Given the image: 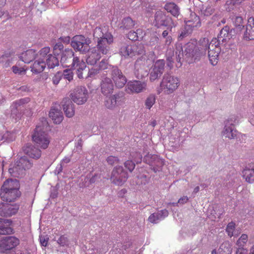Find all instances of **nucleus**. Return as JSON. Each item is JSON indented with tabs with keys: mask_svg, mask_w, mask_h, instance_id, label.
<instances>
[{
	"mask_svg": "<svg viewBox=\"0 0 254 254\" xmlns=\"http://www.w3.org/2000/svg\"><path fill=\"white\" fill-rule=\"evenodd\" d=\"M120 53L121 55L125 58H133L137 55H143L145 53V50L143 45L141 44H124L120 49Z\"/></svg>",
	"mask_w": 254,
	"mask_h": 254,
	"instance_id": "8",
	"label": "nucleus"
},
{
	"mask_svg": "<svg viewBox=\"0 0 254 254\" xmlns=\"http://www.w3.org/2000/svg\"><path fill=\"white\" fill-rule=\"evenodd\" d=\"M49 238L43 236L40 237V242L42 246L46 247L47 245Z\"/></svg>",
	"mask_w": 254,
	"mask_h": 254,
	"instance_id": "63",
	"label": "nucleus"
},
{
	"mask_svg": "<svg viewBox=\"0 0 254 254\" xmlns=\"http://www.w3.org/2000/svg\"><path fill=\"white\" fill-rule=\"evenodd\" d=\"M233 23L236 27L241 28L243 26V18L241 16H237L233 19Z\"/></svg>",
	"mask_w": 254,
	"mask_h": 254,
	"instance_id": "57",
	"label": "nucleus"
},
{
	"mask_svg": "<svg viewBox=\"0 0 254 254\" xmlns=\"http://www.w3.org/2000/svg\"><path fill=\"white\" fill-rule=\"evenodd\" d=\"M29 101V98H22L14 101L10 106L11 117L15 120L19 119L21 117L24 105Z\"/></svg>",
	"mask_w": 254,
	"mask_h": 254,
	"instance_id": "12",
	"label": "nucleus"
},
{
	"mask_svg": "<svg viewBox=\"0 0 254 254\" xmlns=\"http://www.w3.org/2000/svg\"><path fill=\"white\" fill-rule=\"evenodd\" d=\"M128 176L122 166H116L112 172L111 181L116 185L122 186L127 180Z\"/></svg>",
	"mask_w": 254,
	"mask_h": 254,
	"instance_id": "10",
	"label": "nucleus"
},
{
	"mask_svg": "<svg viewBox=\"0 0 254 254\" xmlns=\"http://www.w3.org/2000/svg\"><path fill=\"white\" fill-rule=\"evenodd\" d=\"M168 215V211L166 209H163L150 215L148 217V221L152 223H157Z\"/></svg>",
	"mask_w": 254,
	"mask_h": 254,
	"instance_id": "27",
	"label": "nucleus"
},
{
	"mask_svg": "<svg viewBox=\"0 0 254 254\" xmlns=\"http://www.w3.org/2000/svg\"><path fill=\"white\" fill-rule=\"evenodd\" d=\"M145 35V33L142 29L139 28L136 31H130L127 34L128 39L132 41L138 40L142 39Z\"/></svg>",
	"mask_w": 254,
	"mask_h": 254,
	"instance_id": "35",
	"label": "nucleus"
},
{
	"mask_svg": "<svg viewBox=\"0 0 254 254\" xmlns=\"http://www.w3.org/2000/svg\"><path fill=\"white\" fill-rule=\"evenodd\" d=\"M155 155L148 154L144 157L143 161L146 163L149 164L150 166L152 165L153 162L154 161L153 159Z\"/></svg>",
	"mask_w": 254,
	"mask_h": 254,
	"instance_id": "56",
	"label": "nucleus"
},
{
	"mask_svg": "<svg viewBox=\"0 0 254 254\" xmlns=\"http://www.w3.org/2000/svg\"><path fill=\"white\" fill-rule=\"evenodd\" d=\"M164 8L175 17H178L180 14L179 7L174 2L166 3L164 6Z\"/></svg>",
	"mask_w": 254,
	"mask_h": 254,
	"instance_id": "36",
	"label": "nucleus"
},
{
	"mask_svg": "<svg viewBox=\"0 0 254 254\" xmlns=\"http://www.w3.org/2000/svg\"><path fill=\"white\" fill-rule=\"evenodd\" d=\"M217 40H209L204 38L199 40V45L196 46V41H192L187 43L184 47L181 43L176 44V59L178 63L182 65L181 60L184 58L189 63L197 59L200 56L205 55L208 51V57L210 64L216 65L218 63V57L221 51L219 45L217 44Z\"/></svg>",
	"mask_w": 254,
	"mask_h": 254,
	"instance_id": "1",
	"label": "nucleus"
},
{
	"mask_svg": "<svg viewBox=\"0 0 254 254\" xmlns=\"http://www.w3.org/2000/svg\"><path fill=\"white\" fill-rule=\"evenodd\" d=\"M46 67L45 62L42 59L36 60L31 66V70L33 73H39L43 71Z\"/></svg>",
	"mask_w": 254,
	"mask_h": 254,
	"instance_id": "32",
	"label": "nucleus"
},
{
	"mask_svg": "<svg viewBox=\"0 0 254 254\" xmlns=\"http://www.w3.org/2000/svg\"><path fill=\"white\" fill-rule=\"evenodd\" d=\"M245 29L244 39L247 41L254 40V18L251 17L248 19Z\"/></svg>",
	"mask_w": 254,
	"mask_h": 254,
	"instance_id": "23",
	"label": "nucleus"
},
{
	"mask_svg": "<svg viewBox=\"0 0 254 254\" xmlns=\"http://www.w3.org/2000/svg\"><path fill=\"white\" fill-rule=\"evenodd\" d=\"M20 184L16 179H8L5 180L0 190V197L3 201H15L21 195Z\"/></svg>",
	"mask_w": 254,
	"mask_h": 254,
	"instance_id": "2",
	"label": "nucleus"
},
{
	"mask_svg": "<svg viewBox=\"0 0 254 254\" xmlns=\"http://www.w3.org/2000/svg\"><path fill=\"white\" fill-rule=\"evenodd\" d=\"M125 102V97L123 93L116 94L107 98L105 101V106L110 109L115 108L117 106L122 105Z\"/></svg>",
	"mask_w": 254,
	"mask_h": 254,
	"instance_id": "17",
	"label": "nucleus"
},
{
	"mask_svg": "<svg viewBox=\"0 0 254 254\" xmlns=\"http://www.w3.org/2000/svg\"><path fill=\"white\" fill-rule=\"evenodd\" d=\"M155 155L148 154L144 157L143 161L146 163L149 164L150 166L152 165L153 162L154 161L153 159Z\"/></svg>",
	"mask_w": 254,
	"mask_h": 254,
	"instance_id": "55",
	"label": "nucleus"
},
{
	"mask_svg": "<svg viewBox=\"0 0 254 254\" xmlns=\"http://www.w3.org/2000/svg\"><path fill=\"white\" fill-rule=\"evenodd\" d=\"M154 161L153 162L151 168L154 172L159 171L164 165L163 160L160 158L157 155H155L153 158Z\"/></svg>",
	"mask_w": 254,
	"mask_h": 254,
	"instance_id": "37",
	"label": "nucleus"
},
{
	"mask_svg": "<svg viewBox=\"0 0 254 254\" xmlns=\"http://www.w3.org/2000/svg\"><path fill=\"white\" fill-rule=\"evenodd\" d=\"M64 51V46L62 42L59 41L54 47V53L55 55H59L62 53Z\"/></svg>",
	"mask_w": 254,
	"mask_h": 254,
	"instance_id": "50",
	"label": "nucleus"
},
{
	"mask_svg": "<svg viewBox=\"0 0 254 254\" xmlns=\"http://www.w3.org/2000/svg\"><path fill=\"white\" fill-rule=\"evenodd\" d=\"M110 74L116 86L118 88L123 87L127 82L126 76L117 66L112 67Z\"/></svg>",
	"mask_w": 254,
	"mask_h": 254,
	"instance_id": "13",
	"label": "nucleus"
},
{
	"mask_svg": "<svg viewBox=\"0 0 254 254\" xmlns=\"http://www.w3.org/2000/svg\"><path fill=\"white\" fill-rule=\"evenodd\" d=\"M174 51L171 49H168L166 53L167 65L171 68L173 67V63L174 62Z\"/></svg>",
	"mask_w": 254,
	"mask_h": 254,
	"instance_id": "44",
	"label": "nucleus"
},
{
	"mask_svg": "<svg viewBox=\"0 0 254 254\" xmlns=\"http://www.w3.org/2000/svg\"><path fill=\"white\" fill-rule=\"evenodd\" d=\"M12 70L14 73L22 75L25 73L26 70L23 67H19L16 65L12 67Z\"/></svg>",
	"mask_w": 254,
	"mask_h": 254,
	"instance_id": "53",
	"label": "nucleus"
},
{
	"mask_svg": "<svg viewBox=\"0 0 254 254\" xmlns=\"http://www.w3.org/2000/svg\"><path fill=\"white\" fill-rule=\"evenodd\" d=\"M248 236L246 234H242L240 238L237 241L236 245L238 249H243L244 246L248 241Z\"/></svg>",
	"mask_w": 254,
	"mask_h": 254,
	"instance_id": "47",
	"label": "nucleus"
},
{
	"mask_svg": "<svg viewBox=\"0 0 254 254\" xmlns=\"http://www.w3.org/2000/svg\"><path fill=\"white\" fill-rule=\"evenodd\" d=\"M156 102V96L151 94L147 96L145 100V106L147 109L150 110Z\"/></svg>",
	"mask_w": 254,
	"mask_h": 254,
	"instance_id": "42",
	"label": "nucleus"
},
{
	"mask_svg": "<svg viewBox=\"0 0 254 254\" xmlns=\"http://www.w3.org/2000/svg\"><path fill=\"white\" fill-rule=\"evenodd\" d=\"M125 167L130 171L132 172L135 167V164L130 160H127L125 163Z\"/></svg>",
	"mask_w": 254,
	"mask_h": 254,
	"instance_id": "59",
	"label": "nucleus"
},
{
	"mask_svg": "<svg viewBox=\"0 0 254 254\" xmlns=\"http://www.w3.org/2000/svg\"><path fill=\"white\" fill-rule=\"evenodd\" d=\"M245 0H230L226 2V6H229V7L226 8L229 10L231 11L234 9V6L235 5L240 4L243 1Z\"/></svg>",
	"mask_w": 254,
	"mask_h": 254,
	"instance_id": "49",
	"label": "nucleus"
},
{
	"mask_svg": "<svg viewBox=\"0 0 254 254\" xmlns=\"http://www.w3.org/2000/svg\"><path fill=\"white\" fill-rule=\"evenodd\" d=\"M142 71V66L140 65V61L137 60L134 64V74L136 77L140 78L143 76Z\"/></svg>",
	"mask_w": 254,
	"mask_h": 254,
	"instance_id": "43",
	"label": "nucleus"
},
{
	"mask_svg": "<svg viewBox=\"0 0 254 254\" xmlns=\"http://www.w3.org/2000/svg\"><path fill=\"white\" fill-rule=\"evenodd\" d=\"M243 175L247 182L253 183L254 182V166L251 168L246 167L243 171Z\"/></svg>",
	"mask_w": 254,
	"mask_h": 254,
	"instance_id": "34",
	"label": "nucleus"
},
{
	"mask_svg": "<svg viewBox=\"0 0 254 254\" xmlns=\"http://www.w3.org/2000/svg\"><path fill=\"white\" fill-rule=\"evenodd\" d=\"M48 123L44 118L42 119L41 125H37L32 134L33 141L42 149H46L50 142L47 133L45 131Z\"/></svg>",
	"mask_w": 254,
	"mask_h": 254,
	"instance_id": "4",
	"label": "nucleus"
},
{
	"mask_svg": "<svg viewBox=\"0 0 254 254\" xmlns=\"http://www.w3.org/2000/svg\"><path fill=\"white\" fill-rule=\"evenodd\" d=\"M62 106L64 113L67 117H72L75 113L74 106L72 101L68 98H64L62 102Z\"/></svg>",
	"mask_w": 254,
	"mask_h": 254,
	"instance_id": "26",
	"label": "nucleus"
},
{
	"mask_svg": "<svg viewBox=\"0 0 254 254\" xmlns=\"http://www.w3.org/2000/svg\"><path fill=\"white\" fill-rule=\"evenodd\" d=\"M36 51L33 49H29L22 53L19 57L20 60L26 64H29L35 59Z\"/></svg>",
	"mask_w": 254,
	"mask_h": 254,
	"instance_id": "31",
	"label": "nucleus"
},
{
	"mask_svg": "<svg viewBox=\"0 0 254 254\" xmlns=\"http://www.w3.org/2000/svg\"><path fill=\"white\" fill-rule=\"evenodd\" d=\"M134 21L129 17H126L122 20L121 28L123 29H129L134 25Z\"/></svg>",
	"mask_w": 254,
	"mask_h": 254,
	"instance_id": "41",
	"label": "nucleus"
},
{
	"mask_svg": "<svg viewBox=\"0 0 254 254\" xmlns=\"http://www.w3.org/2000/svg\"><path fill=\"white\" fill-rule=\"evenodd\" d=\"M191 18L188 21H186V24L189 27L191 28L194 27H197L200 26V19L199 17L193 13L190 14Z\"/></svg>",
	"mask_w": 254,
	"mask_h": 254,
	"instance_id": "38",
	"label": "nucleus"
},
{
	"mask_svg": "<svg viewBox=\"0 0 254 254\" xmlns=\"http://www.w3.org/2000/svg\"><path fill=\"white\" fill-rule=\"evenodd\" d=\"M19 209V205L14 204L1 203L0 204V215L3 217H9L15 214Z\"/></svg>",
	"mask_w": 254,
	"mask_h": 254,
	"instance_id": "20",
	"label": "nucleus"
},
{
	"mask_svg": "<svg viewBox=\"0 0 254 254\" xmlns=\"http://www.w3.org/2000/svg\"><path fill=\"white\" fill-rule=\"evenodd\" d=\"M100 86L101 92L104 95H108L113 93L114 84L110 78L102 76Z\"/></svg>",
	"mask_w": 254,
	"mask_h": 254,
	"instance_id": "22",
	"label": "nucleus"
},
{
	"mask_svg": "<svg viewBox=\"0 0 254 254\" xmlns=\"http://www.w3.org/2000/svg\"><path fill=\"white\" fill-rule=\"evenodd\" d=\"M146 82L139 80L129 81L127 85V90L131 93H139L146 90Z\"/></svg>",
	"mask_w": 254,
	"mask_h": 254,
	"instance_id": "21",
	"label": "nucleus"
},
{
	"mask_svg": "<svg viewBox=\"0 0 254 254\" xmlns=\"http://www.w3.org/2000/svg\"><path fill=\"white\" fill-rule=\"evenodd\" d=\"M11 221L0 218V235H8L12 232V228L9 227Z\"/></svg>",
	"mask_w": 254,
	"mask_h": 254,
	"instance_id": "30",
	"label": "nucleus"
},
{
	"mask_svg": "<svg viewBox=\"0 0 254 254\" xmlns=\"http://www.w3.org/2000/svg\"><path fill=\"white\" fill-rule=\"evenodd\" d=\"M13 139V135L10 132L6 131L4 133L0 134V141L10 142Z\"/></svg>",
	"mask_w": 254,
	"mask_h": 254,
	"instance_id": "45",
	"label": "nucleus"
},
{
	"mask_svg": "<svg viewBox=\"0 0 254 254\" xmlns=\"http://www.w3.org/2000/svg\"><path fill=\"white\" fill-rule=\"evenodd\" d=\"M179 85V79L177 77L170 74H165L160 83L162 90L168 94L174 92Z\"/></svg>",
	"mask_w": 254,
	"mask_h": 254,
	"instance_id": "7",
	"label": "nucleus"
},
{
	"mask_svg": "<svg viewBox=\"0 0 254 254\" xmlns=\"http://www.w3.org/2000/svg\"><path fill=\"white\" fill-rule=\"evenodd\" d=\"M113 42V37L111 34H108L106 36V38L100 40L97 42L96 47L93 48L96 49V51L100 53L102 56L106 55L110 50L109 45Z\"/></svg>",
	"mask_w": 254,
	"mask_h": 254,
	"instance_id": "16",
	"label": "nucleus"
},
{
	"mask_svg": "<svg viewBox=\"0 0 254 254\" xmlns=\"http://www.w3.org/2000/svg\"><path fill=\"white\" fill-rule=\"evenodd\" d=\"M86 58V63L88 64L94 65L101 58V55L100 53L96 51V49H91L88 50Z\"/></svg>",
	"mask_w": 254,
	"mask_h": 254,
	"instance_id": "28",
	"label": "nucleus"
},
{
	"mask_svg": "<svg viewBox=\"0 0 254 254\" xmlns=\"http://www.w3.org/2000/svg\"><path fill=\"white\" fill-rule=\"evenodd\" d=\"M235 29L230 28L228 26H226L221 29L217 38H214L212 39H216L217 40L216 43L217 45H225L226 42L231 39L233 38L235 36Z\"/></svg>",
	"mask_w": 254,
	"mask_h": 254,
	"instance_id": "14",
	"label": "nucleus"
},
{
	"mask_svg": "<svg viewBox=\"0 0 254 254\" xmlns=\"http://www.w3.org/2000/svg\"><path fill=\"white\" fill-rule=\"evenodd\" d=\"M232 249L230 242L225 241L220 246L218 249L219 254H231Z\"/></svg>",
	"mask_w": 254,
	"mask_h": 254,
	"instance_id": "39",
	"label": "nucleus"
},
{
	"mask_svg": "<svg viewBox=\"0 0 254 254\" xmlns=\"http://www.w3.org/2000/svg\"><path fill=\"white\" fill-rule=\"evenodd\" d=\"M32 164L33 163L26 156H23L10 164L8 171L13 177H21L26 170L31 168Z\"/></svg>",
	"mask_w": 254,
	"mask_h": 254,
	"instance_id": "5",
	"label": "nucleus"
},
{
	"mask_svg": "<svg viewBox=\"0 0 254 254\" xmlns=\"http://www.w3.org/2000/svg\"><path fill=\"white\" fill-rule=\"evenodd\" d=\"M50 51V49L49 47H45L43 48H42L39 52V55L42 57H44L47 55L48 53H49Z\"/></svg>",
	"mask_w": 254,
	"mask_h": 254,
	"instance_id": "61",
	"label": "nucleus"
},
{
	"mask_svg": "<svg viewBox=\"0 0 254 254\" xmlns=\"http://www.w3.org/2000/svg\"><path fill=\"white\" fill-rule=\"evenodd\" d=\"M88 91L84 86L77 87L70 94L71 100L78 105L85 103L88 98Z\"/></svg>",
	"mask_w": 254,
	"mask_h": 254,
	"instance_id": "11",
	"label": "nucleus"
},
{
	"mask_svg": "<svg viewBox=\"0 0 254 254\" xmlns=\"http://www.w3.org/2000/svg\"><path fill=\"white\" fill-rule=\"evenodd\" d=\"M154 17V23L157 27L161 26H169L170 27L171 31L172 27L176 26L171 18L166 16L162 11H157L155 14Z\"/></svg>",
	"mask_w": 254,
	"mask_h": 254,
	"instance_id": "15",
	"label": "nucleus"
},
{
	"mask_svg": "<svg viewBox=\"0 0 254 254\" xmlns=\"http://www.w3.org/2000/svg\"><path fill=\"white\" fill-rule=\"evenodd\" d=\"M239 123L238 117L235 115L230 116L225 122V126L221 134L223 137L229 139L237 137L238 131L235 128V126Z\"/></svg>",
	"mask_w": 254,
	"mask_h": 254,
	"instance_id": "6",
	"label": "nucleus"
},
{
	"mask_svg": "<svg viewBox=\"0 0 254 254\" xmlns=\"http://www.w3.org/2000/svg\"><path fill=\"white\" fill-rule=\"evenodd\" d=\"M98 66L100 71L108 69L110 71L112 67H113L111 65H109L107 61L104 59L102 60L101 62H100Z\"/></svg>",
	"mask_w": 254,
	"mask_h": 254,
	"instance_id": "51",
	"label": "nucleus"
},
{
	"mask_svg": "<svg viewBox=\"0 0 254 254\" xmlns=\"http://www.w3.org/2000/svg\"><path fill=\"white\" fill-rule=\"evenodd\" d=\"M47 66L50 68H53L56 66L59 65V62L58 58L55 56L50 54L48 56V58L46 60Z\"/></svg>",
	"mask_w": 254,
	"mask_h": 254,
	"instance_id": "40",
	"label": "nucleus"
},
{
	"mask_svg": "<svg viewBox=\"0 0 254 254\" xmlns=\"http://www.w3.org/2000/svg\"><path fill=\"white\" fill-rule=\"evenodd\" d=\"M91 41L89 38L83 35H79L74 36L71 41V46L75 50L82 53L88 51Z\"/></svg>",
	"mask_w": 254,
	"mask_h": 254,
	"instance_id": "9",
	"label": "nucleus"
},
{
	"mask_svg": "<svg viewBox=\"0 0 254 254\" xmlns=\"http://www.w3.org/2000/svg\"><path fill=\"white\" fill-rule=\"evenodd\" d=\"M108 34H111L107 32L106 29H103L101 27H96L93 33L94 39L97 42L100 41V40L106 38V36Z\"/></svg>",
	"mask_w": 254,
	"mask_h": 254,
	"instance_id": "33",
	"label": "nucleus"
},
{
	"mask_svg": "<svg viewBox=\"0 0 254 254\" xmlns=\"http://www.w3.org/2000/svg\"><path fill=\"white\" fill-rule=\"evenodd\" d=\"M58 243L62 246L65 245L67 243V239L66 237L62 236L58 239Z\"/></svg>",
	"mask_w": 254,
	"mask_h": 254,
	"instance_id": "62",
	"label": "nucleus"
},
{
	"mask_svg": "<svg viewBox=\"0 0 254 254\" xmlns=\"http://www.w3.org/2000/svg\"><path fill=\"white\" fill-rule=\"evenodd\" d=\"M189 197L187 196H184L181 197L179 200L178 203L180 204H184L186 203L189 201Z\"/></svg>",
	"mask_w": 254,
	"mask_h": 254,
	"instance_id": "64",
	"label": "nucleus"
},
{
	"mask_svg": "<svg viewBox=\"0 0 254 254\" xmlns=\"http://www.w3.org/2000/svg\"><path fill=\"white\" fill-rule=\"evenodd\" d=\"M165 62L164 60L157 61L150 72V79L154 81L160 77L163 73L164 69Z\"/></svg>",
	"mask_w": 254,
	"mask_h": 254,
	"instance_id": "18",
	"label": "nucleus"
},
{
	"mask_svg": "<svg viewBox=\"0 0 254 254\" xmlns=\"http://www.w3.org/2000/svg\"><path fill=\"white\" fill-rule=\"evenodd\" d=\"M19 243V240L15 237L7 236L0 243V252L4 253L7 250H10Z\"/></svg>",
	"mask_w": 254,
	"mask_h": 254,
	"instance_id": "19",
	"label": "nucleus"
},
{
	"mask_svg": "<svg viewBox=\"0 0 254 254\" xmlns=\"http://www.w3.org/2000/svg\"><path fill=\"white\" fill-rule=\"evenodd\" d=\"M63 76L69 81H70L73 79V73L70 69L64 70L63 73Z\"/></svg>",
	"mask_w": 254,
	"mask_h": 254,
	"instance_id": "54",
	"label": "nucleus"
},
{
	"mask_svg": "<svg viewBox=\"0 0 254 254\" xmlns=\"http://www.w3.org/2000/svg\"><path fill=\"white\" fill-rule=\"evenodd\" d=\"M107 162L110 165H113L118 162L119 159L117 157L110 156L106 159Z\"/></svg>",
	"mask_w": 254,
	"mask_h": 254,
	"instance_id": "60",
	"label": "nucleus"
},
{
	"mask_svg": "<svg viewBox=\"0 0 254 254\" xmlns=\"http://www.w3.org/2000/svg\"><path fill=\"white\" fill-rule=\"evenodd\" d=\"M49 117L55 124L61 123L64 118L63 113L60 109L52 108L49 112Z\"/></svg>",
	"mask_w": 254,
	"mask_h": 254,
	"instance_id": "29",
	"label": "nucleus"
},
{
	"mask_svg": "<svg viewBox=\"0 0 254 254\" xmlns=\"http://www.w3.org/2000/svg\"><path fill=\"white\" fill-rule=\"evenodd\" d=\"M63 76V72L61 71L57 72L52 77V82L54 84L57 85Z\"/></svg>",
	"mask_w": 254,
	"mask_h": 254,
	"instance_id": "52",
	"label": "nucleus"
},
{
	"mask_svg": "<svg viewBox=\"0 0 254 254\" xmlns=\"http://www.w3.org/2000/svg\"><path fill=\"white\" fill-rule=\"evenodd\" d=\"M226 231L230 237L235 236V224L233 222L229 223L227 226Z\"/></svg>",
	"mask_w": 254,
	"mask_h": 254,
	"instance_id": "48",
	"label": "nucleus"
},
{
	"mask_svg": "<svg viewBox=\"0 0 254 254\" xmlns=\"http://www.w3.org/2000/svg\"><path fill=\"white\" fill-rule=\"evenodd\" d=\"M100 69L98 66H95L89 69L88 72V75L90 77H92L97 73H99Z\"/></svg>",
	"mask_w": 254,
	"mask_h": 254,
	"instance_id": "58",
	"label": "nucleus"
},
{
	"mask_svg": "<svg viewBox=\"0 0 254 254\" xmlns=\"http://www.w3.org/2000/svg\"><path fill=\"white\" fill-rule=\"evenodd\" d=\"M23 151L26 155L32 158L37 159L41 155V150L31 144H26L24 147Z\"/></svg>",
	"mask_w": 254,
	"mask_h": 254,
	"instance_id": "24",
	"label": "nucleus"
},
{
	"mask_svg": "<svg viewBox=\"0 0 254 254\" xmlns=\"http://www.w3.org/2000/svg\"><path fill=\"white\" fill-rule=\"evenodd\" d=\"M73 56L74 53L71 49H65L62 53L61 62L66 66H69L67 64L71 63V68L76 69L78 77L82 78V71L85 68L86 64L83 61H80L78 58Z\"/></svg>",
	"mask_w": 254,
	"mask_h": 254,
	"instance_id": "3",
	"label": "nucleus"
},
{
	"mask_svg": "<svg viewBox=\"0 0 254 254\" xmlns=\"http://www.w3.org/2000/svg\"><path fill=\"white\" fill-rule=\"evenodd\" d=\"M16 60V57L12 53H5L0 56V64L3 67L10 66Z\"/></svg>",
	"mask_w": 254,
	"mask_h": 254,
	"instance_id": "25",
	"label": "nucleus"
},
{
	"mask_svg": "<svg viewBox=\"0 0 254 254\" xmlns=\"http://www.w3.org/2000/svg\"><path fill=\"white\" fill-rule=\"evenodd\" d=\"M192 28L191 27H189L187 26V24L186 23V26L181 31L180 34L179 35L178 39L179 40H182L184 38L188 36L191 32Z\"/></svg>",
	"mask_w": 254,
	"mask_h": 254,
	"instance_id": "46",
	"label": "nucleus"
}]
</instances>
